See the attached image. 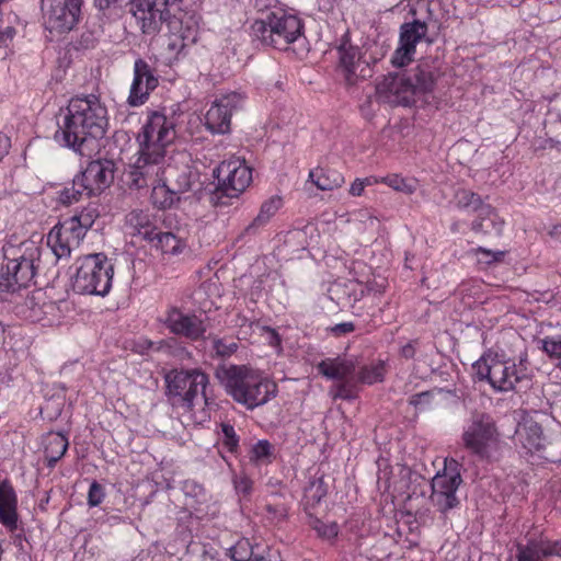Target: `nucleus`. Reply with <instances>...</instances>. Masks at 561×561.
I'll return each instance as SVG.
<instances>
[{"label":"nucleus","mask_w":561,"mask_h":561,"mask_svg":"<svg viewBox=\"0 0 561 561\" xmlns=\"http://www.w3.org/2000/svg\"><path fill=\"white\" fill-rule=\"evenodd\" d=\"M175 121L160 112L148 115L138 134V150L130 159V174L136 185H144L164 172L169 147L175 139Z\"/></svg>","instance_id":"1"},{"label":"nucleus","mask_w":561,"mask_h":561,"mask_svg":"<svg viewBox=\"0 0 561 561\" xmlns=\"http://www.w3.org/2000/svg\"><path fill=\"white\" fill-rule=\"evenodd\" d=\"M108 127L106 106L94 95L72 98L61 112L55 139L79 154L89 142L102 138Z\"/></svg>","instance_id":"2"},{"label":"nucleus","mask_w":561,"mask_h":561,"mask_svg":"<svg viewBox=\"0 0 561 561\" xmlns=\"http://www.w3.org/2000/svg\"><path fill=\"white\" fill-rule=\"evenodd\" d=\"M216 376L236 402L251 410L267 403L277 392L274 381L245 365L220 366Z\"/></svg>","instance_id":"3"},{"label":"nucleus","mask_w":561,"mask_h":561,"mask_svg":"<svg viewBox=\"0 0 561 561\" xmlns=\"http://www.w3.org/2000/svg\"><path fill=\"white\" fill-rule=\"evenodd\" d=\"M168 393L180 397L182 407L193 421L203 424L210 419L208 376L198 368L173 369L165 376Z\"/></svg>","instance_id":"4"},{"label":"nucleus","mask_w":561,"mask_h":561,"mask_svg":"<svg viewBox=\"0 0 561 561\" xmlns=\"http://www.w3.org/2000/svg\"><path fill=\"white\" fill-rule=\"evenodd\" d=\"M5 267L0 274V291L15 293L26 287L35 276V262L39 260L41 248L33 240L20 243L7 242L3 248Z\"/></svg>","instance_id":"5"},{"label":"nucleus","mask_w":561,"mask_h":561,"mask_svg":"<svg viewBox=\"0 0 561 561\" xmlns=\"http://www.w3.org/2000/svg\"><path fill=\"white\" fill-rule=\"evenodd\" d=\"M479 380H486L500 392L516 390L518 385L528 382L529 368L524 357L508 358L499 354H486L472 365Z\"/></svg>","instance_id":"6"},{"label":"nucleus","mask_w":561,"mask_h":561,"mask_svg":"<svg viewBox=\"0 0 561 561\" xmlns=\"http://www.w3.org/2000/svg\"><path fill=\"white\" fill-rule=\"evenodd\" d=\"M302 20L295 12L275 10L251 25L252 36L263 45L286 49L302 36Z\"/></svg>","instance_id":"7"},{"label":"nucleus","mask_w":561,"mask_h":561,"mask_svg":"<svg viewBox=\"0 0 561 561\" xmlns=\"http://www.w3.org/2000/svg\"><path fill=\"white\" fill-rule=\"evenodd\" d=\"M114 265L103 253L89 254L79 260L72 288L80 295L105 296L112 287Z\"/></svg>","instance_id":"8"},{"label":"nucleus","mask_w":561,"mask_h":561,"mask_svg":"<svg viewBox=\"0 0 561 561\" xmlns=\"http://www.w3.org/2000/svg\"><path fill=\"white\" fill-rule=\"evenodd\" d=\"M463 447L480 459H492L500 450L501 437L494 421L486 414H473L463 426Z\"/></svg>","instance_id":"9"},{"label":"nucleus","mask_w":561,"mask_h":561,"mask_svg":"<svg viewBox=\"0 0 561 561\" xmlns=\"http://www.w3.org/2000/svg\"><path fill=\"white\" fill-rule=\"evenodd\" d=\"M183 0H139L134 16L144 33L152 34L162 22H168L172 30L183 24Z\"/></svg>","instance_id":"10"},{"label":"nucleus","mask_w":561,"mask_h":561,"mask_svg":"<svg viewBox=\"0 0 561 561\" xmlns=\"http://www.w3.org/2000/svg\"><path fill=\"white\" fill-rule=\"evenodd\" d=\"M43 24L51 36L70 32L79 22L83 0H41Z\"/></svg>","instance_id":"11"},{"label":"nucleus","mask_w":561,"mask_h":561,"mask_svg":"<svg viewBox=\"0 0 561 561\" xmlns=\"http://www.w3.org/2000/svg\"><path fill=\"white\" fill-rule=\"evenodd\" d=\"M453 204L459 210L466 213H479L478 218H476L471 224V229L474 232H489L484 225L485 220L491 222L492 228L497 233L502 232L504 221L499 218L490 205H484L481 197L474 192L467 188L457 190L453 198Z\"/></svg>","instance_id":"12"},{"label":"nucleus","mask_w":561,"mask_h":561,"mask_svg":"<svg viewBox=\"0 0 561 561\" xmlns=\"http://www.w3.org/2000/svg\"><path fill=\"white\" fill-rule=\"evenodd\" d=\"M460 483L461 477L455 460L449 466L446 463L444 470L436 473L432 480L431 500L438 511L445 513L458 505L456 492Z\"/></svg>","instance_id":"13"},{"label":"nucleus","mask_w":561,"mask_h":561,"mask_svg":"<svg viewBox=\"0 0 561 561\" xmlns=\"http://www.w3.org/2000/svg\"><path fill=\"white\" fill-rule=\"evenodd\" d=\"M243 99V95L238 92H230L216 99L205 114V127L211 134L229 133L231 116L242 106Z\"/></svg>","instance_id":"14"},{"label":"nucleus","mask_w":561,"mask_h":561,"mask_svg":"<svg viewBox=\"0 0 561 561\" xmlns=\"http://www.w3.org/2000/svg\"><path fill=\"white\" fill-rule=\"evenodd\" d=\"M216 176L222 192L236 197L250 185L252 171L244 161L234 158L221 162L216 169Z\"/></svg>","instance_id":"15"},{"label":"nucleus","mask_w":561,"mask_h":561,"mask_svg":"<svg viewBox=\"0 0 561 561\" xmlns=\"http://www.w3.org/2000/svg\"><path fill=\"white\" fill-rule=\"evenodd\" d=\"M84 237L73 221L66 219L49 231L47 244L58 260L68 259L71 252L80 247Z\"/></svg>","instance_id":"16"},{"label":"nucleus","mask_w":561,"mask_h":561,"mask_svg":"<svg viewBox=\"0 0 561 561\" xmlns=\"http://www.w3.org/2000/svg\"><path fill=\"white\" fill-rule=\"evenodd\" d=\"M427 26L424 22L413 21L404 23L400 30L399 46L394 50L391 62L403 67L413 60L416 44L426 35Z\"/></svg>","instance_id":"17"},{"label":"nucleus","mask_w":561,"mask_h":561,"mask_svg":"<svg viewBox=\"0 0 561 561\" xmlns=\"http://www.w3.org/2000/svg\"><path fill=\"white\" fill-rule=\"evenodd\" d=\"M174 171L171 168V164L165 163V169L162 174H160L157 179L147 182L144 185H136L133 182V176L130 174V165H128V171L126 173L127 183L130 187L142 188L146 186H152L151 192V202L152 204L160 209H168L175 206L176 203L181 201V195L173 188V186L167 181V173Z\"/></svg>","instance_id":"18"},{"label":"nucleus","mask_w":561,"mask_h":561,"mask_svg":"<svg viewBox=\"0 0 561 561\" xmlns=\"http://www.w3.org/2000/svg\"><path fill=\"white\" fill-rule=\"evenodd\" d=\"M339 71L350 85L370 76L368 64L363 60L359 49L343 43L339 49Z\"/></svg>","instance_id":"19"},{"label":"nucleus","mask_w":561,"mask_h":561,"mask_svg":"<svg viewBox=\"0 0 561 561\" xmlns=\"http://www.w3.org/2000/svg\"><path fill=\"white\" fill-rule=\"evenodd\" d=\"M163 322L172 333L191 341L202 339L206 332V325L199 317L183 313L176 308L168 310Z\"/></svg>","instance_id":"20"},{"label":"nucleus","mask_w":561,"mask_h":561,"mask_svg":"<svg viewBox=\"0 0 561 561\" xmlns=\"http://www.w3.org/2000/svg\"><path fill=\"white\" fill-rule=\"evenodd\" d=\"M158 85V79L153 76L150 66L142 59H137L134 65V79L127 102L131 106L142 105L151 91Z\"/></svg>","instance_id":"21"},{"label":"nucleus","mask_w":561,"mask_h":561,"mask_svg":"<svg viewBox=\"0 0 561 561\" xmlns=\"http://www.w3.org/2000/svg\"><path fill=\"white\" fill-rule=\"evenodd\" d=\"M77 175L87 190V196L101 194L110 186L114 178L111 162L100 160L91 161Z\"/></svg>","instance_id":"22"},{"label":"nucleus","mask_w":561,"mask_h":561,"mask_svg":"<svg viewBox=\"0 0 561 561\" xmlns=\"http://www.w3.org/2000/svg\"><path fill=\"white\" fill-rule=\"evenodd\" d=\"M357 362L353 356L339 355L327 357L317 364L318 373L329 380L352 379L356 370Z\"/></svg>","instance_id":"23"},{"label":"nucleus","mask_w":561,"mask_h":561,"mask_svg":"<svg viewBox=\"0 0 561 561\" xmlns=\"http://www.w3.org/2000/svg\"><path fill=\"white\" fill-rule=\"evenodd\" d=\"M380 93H387V98L394 103L409 105L414 102L412 80L409 77L396 75L386 77L377 87Z\"/></svg>","instance_id":"24"},{"label":"nucleus","mask_w":561,"mask_h":561,"mask_svg":"<svg viewBox=\"0 0 561 561\" xmlns=\"http://www.w3.org/2000/svg\"><path fill=\"white\" fill-rule=\"evenodd\" d=\"M517 561H542L543 557H561L560 541H530L526 546L519 545Z\"/></svg>","instance_id":"25"},{"label":"nucleus","mask_w":561,"mask_h":561,"mask_svg":"<svg viewBox=\"0 0 561 561\" xmlns=\"http://www.w3.org/2000/svg\"><path fill=\"white\" fill-rule=\"evenodd\" d=\"M18 500L12 485L4 481L0 483V523L10 531L18 528Z\"/></svg>","instance_id":"26"},{"label":"nucleus","mask_w":561,"mask_h":561,"mask_svg":"<svg viewBox=\"0 0 561 561\" xmlns=\"http://www.w3.org/2000/svg\"><path fill=\"white\" fill-rule=\"evenodd\" d=\"M174 170L167 173V181L173 186V188L183 195L187 192L195 191L199 187V174L188 165H184L182 169H176L171 165Z\"/></svg>","instance_id":"27"},{"label":"nucleus","mask_w":561,"mask_h":561,"mask_svg":"<svg viewBox=\"0 0 561 561\" xmlns=\"http://www.w3.org/2000/svg\"><path fill=\"white\" fill-rule=\"evenodd\" d=\"M517 440L528 451L539 450L542 447V430L531 419H525L516 428Z\"/></svg>","instance_id":"28"},{"label":"nucleus","mask_w":561,"mask_h":561,"mask_svg":"<svg viewBox=\"0 0 561 561\" xmlns=\"http://www.w3.org/2000/svg\"><path fill=\"white\" fill-rule=\"evenodd\" d=\"M44 293L37 290L25 300V317L32 322H39L47 319V314L55 310V304L45 301Z\"/></svg>","instance_id":"29"},{"label":"nucleus","mask_w":561,"mask_h":561,"mask_svg":"<svg viewBox=\"0 0 561 561\" xmlns=\"http://www.w3.org/2000/svg\"><path fill=\"white\" fill-rule=\"evenodd\" d=\"M149 243L160 250L163 254L180 255L186 248V241L179 238L172 232L158 231L153 234V238L149 240Z\"/></svg>","instance_id":"30"},{"label":"nucleus","mask_w":561,"mask_h":561,"mask_svg":"<svg viewBox=\"0 0 561 561\" xmlns=\"http://www.w3.org/2000/svg\"><path fill=\"white\" fill-rule=\"evenodd\" d=\"M308 178L321 191H333L341 187L345 182L342 173L324 168L311 170Z\"/></svg>","instance_id":"31"},{"label":"nucleus","mask_w":561,"mask_h":561,"mask_svg":"<svg viewBox=\"0 0 561 561\" xmlns=\"http://www.w3.org/2000/svg\"><path fill=\"white\" fill-rule=\"evenodd\" d=\"M127 224L148 242L157 232L153 216L147 210H133L127 216Z\"/></svg>","instance_id":"32"},{"label":"nucleus","mask_w":561,"mask_h":561,"mask_svg":"<svg viewBox=\"0 0 561 561\" xmlns=\"http://www.w3.org/2000/svg\"><path fill=\"white\" fill-rule=\"evenodd\" d=\"M83 196H87V190L76 175L70 185L57 192V202L64 206H69L78 203Z\"/></svg>","instance_id":"33"},{"label":"nucleus","mask_w":561,"mask_h":561,"mask_svg":"<svg viewBox=\"0 0 561 561\" xmlns=\"http://www.w3.org/2000/svg\"><path fill=\"white\" fill-rule=\"evenodd\" d=\"M99 216V207L95 204L90 203L85 207L77 211L73 216L68 218V220L73 221V225L78 229H81L82 233L85 236L89 229L94 225Z\"/></svg>","instance_id":"34"},{"label":"nucleus","mask_w":561,"mask_h":561,"mask_svg":"<svg viewBox=\"0 0 561 561\" xmlns=\"http://www.w3.org/2000/svg\"><path fill=\"white\" fill-rule=\"evenodd\" d=\"M68 439L66 436L59 433L50 434L47 437V444L45 447V455L48 459V463L51 466L56 463L67 451Z\"/></svg>","instance_id":"35"},{"label":"nucleus","mask_w":561,"mask_h":561,"mask_svg":"<svg viewBox=\"0 0 561 561\" xmlns=\"http://www.w3.org/2000/svg\"><path fill=\"white\" fill-rule=\"evenodd\" d=\"M409 78L412 80L415 95L431 92L436 82L435 75L430 69L423 67H417Z\"/></svg>","instance_id":"36"},{"label":"nucleus","mask_w":561,"mask_h":561,"mask_svg":"<svg viewBox=\"0 0 561 561\" xmlns=\"http://www.w3.org/2000/svg\"><path fill=\"white\" fill-rule=\"evenodd\" d=\"M387 373L386 362L378 359L360 368L358 381L373 385L383 380Z\"/></svg>","instance_id":"37"},{"label":"nucleus","mask_w":561,"mask_h":561,"mask_svg":"<svg viewBox=\"0 0 561 561\" xmlns=\"http://www.w3.org/2000/svg\"><path fill=\"white\" fill-rule=\"evenodd\" d=\"M379 183H383L397 192L407 195H412L419 187V182L415 179L403 178L399 174H389L383 178H378Z\"/></svg>","instance_id":"38"},{"label":"nucleus","mask_w":561,"mask_h":561,"mask_svg":"<svg viewBox=\"0 0 561 561\" xmlns=\"http://www.w3.org/2000/svg\"><path fill=\"white\" fill-rule=\"evenodd\" d=\"M249 459L254 465L271 463L274 459L273 445L266 439L256 442L250 449Z\"/></svg>","instance_id":"39"},{"label":"nucleus","mask_w":561,"mask_h":561,"mask_svg":"<svg viewBox=\"0 0 561 561\" xmlns=\"http://www.w3.org/2000/svg\"><path fill=\"white\" fill-rule=\"evenodd\" d=\"M542 351L552 359L558 360L561 368V335L546 336L540 340Z\"/></svg>","instance_id":"40"},{"label":"nucleus","mask_w":561,"mask_h":561,"mask_svg":"<svg viewBox=\"0 0 561 561\" xmlns=\"http://www.w3.org/2000/svg\"><path fill=\"white\" fill-rule=\"evenodd\" d=\"M473 252L478 264L482 266L502 262L505 255L504 251H493L482 247L474 249Z\"/></svg>","instance_id":"41"},{"label":"nucleus","mask_w":561,"mask_h":561,"mask_svg":"<svg viewBox=\"0 0 561 561\" xmlns=\"http://www.w3.org/2000/svg\"><path fill=\"white\" fill-rule=\"evenodd\" d=\"M282 206V198L278 196H273L270 199H267L263 205L261 206V210L256 217V221L260 224L266 222L272 216L276 214V211Z\"/></svg>","instance_id":"42"},{"label":"nucleus","mask_w":561,"mask_h":561,"mask_svg":"<svg viewBox=\"0 0 561 561\" xmlns=\"http://www.w3.org/2000/svg\"><path fill=\"white\" fill-rule=\"evenodd\" d=\"M330 392H331L333 399L351 400V399H354L356 396L355 389L351 382V379L340 381V383H337L331 388Z\"/></svg>","instance_id":"43"},{"label":"nucleus","mask_w":561,"mask_h":561,"mask_svg":"<svg viewBox=\"0 0 561 561\" xmlns=\"http://www.w3.org/2000/svg\"><path fill=\"white\" fill-rule=\"evenodd\" d=\"M183 490L187 496L196 499V503L199 505L207 502L209 497L205 489L195 481H186L183 485Z\"/></svg>","instance_id":"44"},{"label":"nucleus","mask_w":561,"mask_h":561,"mask_svg":"<svg viewBox=\"0 0 561 561\" xmlns=\"http://www.w3.org/2000/svg\"><path fill=\"white\" fill-rule=\"evenodd\" d=\"M229 556L232 561H253L251 558L250 545L248 541H238L229 549Z\"/></svg>","instance_id":"45"},{"label":"nucleus","mask_w":561,"mask_h":561,"mask_svg":"<svg viewBox=\"0 0 561 561\" xmlns=\"http://www.w3.org/2000/svg\"><path fill=\"white\" fill-rule=\"evenodd\" d=\"M105 497L104 488L96 481L90 484L88 492V504L91 507L99 506Z\"/></svg>","instance_id":"46"},{"label":"nucleus","mask_w":561,"mask_h":561,"mask_svg":"<svg viewBox=\"0 0 561 561\" xmlns=\"http://www.w3.org/2000/svg\"><path fill=\"white\" fill-rule=\"evenodd\" d=\"M313 529L318 535L325 539L335 537L339 533L337 525L335 523H323L322 520L316 519L312 525Z\"/></svg>","instance_id":"47"},{"label":"nucleus","mask_w":561,"mask_h":561,"mask_svg":"<svg viewBox=\"0 0 561 561\" xmlns=\"http://www.w3.org/2000/svg\"><path fill=\"white\" fill-rule=\"evenodd\" d=\"M237 347L238 345L234 342H227L222 339L217 337L213 340V348L215 353L221 357L230 356L232 353L237 351Z\"/></svg>","instance_id":"48"},{"label":"nucleus","mask_w":561,"mask_h":561,"mask_svg":"<svg viewBox=\"0 0 561 561\" xmlns=\"http://www.w3.org/2000/svg\"><path fill=\"white\" fill-rule=\"evenodd\" d=\"M379 183L378 178L369 176L365 179H356L348 190L350 195L360 196L364 193L365 187Z\"/></svg>","instance_id":"49"},{"label":"nucleus","mask_w":561,"mask_h":561,"mask_svg":"<svg viewBox=\"0 0 561 561\" xmlns=\"http://www.w3.org/2000/svg\"><path fill=\"white\" fill-rule=\"evenodd\" d=\"M224 444L229 451H234L239 444V438L234 432L233 426L224 424L222 427Z\"/></svg>","instance_id":"50"},{"label":"nucleus","mask_w":561,"mask_h":561,"mask_svg":"<svg viewBox=\"0 0 561 561\" xmlns=\"http://www.w3.org/2000/svg\"><path fill=\"white\" fill-rule=\"evenodd\" d=\"M234 488L237 492L248 494L252 488V482L248 477L240 476L234 479Z\"/></svg>","instance_id":"51"},{"label":"nucleus","mask_w":561,"mask_h":561,"mask_svg":"<svg viewBox=\"0 0 561 561\" xmlns=\"http://www.w3.org/2000/svg\"><path fill=\"white\" fill-rule=\"evenodd\" d=\"M354 330L355 325L353 322H342L331 328V332L336 336L345 335L347 333L353 332Z\"/></svg>","instance_id":"52"},{"label":"nucleus","mask_w":561,"mask_h":561,"mask_svg":"<svg viewBox=\"0 0 561 561\" xmlns=\"http://www.w3.org/2000/svg\"><path fill=\"white\" fill-rule=\"evenodd\" d=\"M430 398L431 394L428 392H421L412 396L410 399V403L416 408H422L423 405L430 403Z\"/></svg>","instance_id":"53"},{"label":"nucleus","mask_w":561,"mask_h":561,"mask_svg":"<svg viewBox=\"0 0 561 561\" xmlns=\"http://www.w3.org/2000/svg\"><path fill=\"white\" fill-rule=\"evenodd\" d=\"M15 31L12 27H7L5 30L0 32V48L8 46V44L12 41Z\"/></svg>","instance_id":"54"},{"label":"nucleus","mask_w":561,"mask_h":561,"mask_svg":"<svg viewBox=\"0 0 561 561\" xmlns=\"http://www.w3.org/2000/svg\"><path fill=\"white\" fill-rule=\"evenodd\" d=\"M313 490H314V493H313L312 497L317 502H319L325 495V491L323 490L321 482H312L307 492L308 493L313 492Z\"/></svg>","instance_id":"55"},{"label":"nucleus","mask_w":561,"mask_h":561,"mask_svg":"<svg viewBox=\"0 0 561 561\" xmlns=\"http://www.w3.org/2000/svg\"><path fill=\"white\" fill-rule=\"evenodd\" d=\"M10 146V139L0 133V161L9 152Z\"/></svg>","instance_id":"56"},{"label":"nucleus","mask_w":561,"mask_h":561,"mask_svg":"<svg viewBox=\"0 0 561 561\" xmlns=\"http://www.w3.org/2000/svg\"><path fill=\"white\" fill-rule=\"evenodd\" d=\"M179 36H180L183 41H192V42H194V41H195V33H194V30H193L190 25H187L185 30L180 31Z\"/></svg>","instance_id":"57"},{"label":"nucleus","mask_w":561,"mask_h":561,"mask_svg":"<svg viewBox=\"0 0 561 561\" xmlns=\"http://www.w3.org/2000/svg\"><path fill=\"white\" fill-rule=\"evenodd\" d=\"M548 234L556 241L561 242V225H554L548 230Z\"/></svg>","instance_id":"58"},{"label":"nucleus","mask_w":561,"mask_h":561,"mask_svg":"<svg viewBox=\"0 0 561 561\" xmlns=\"http://www.w3.org/2000/svg\"><path fill=\"white\" fill-rule=\"evenodd\" d=\"M401 354L402 356L407 357V358H411L414 356L415 354V350H414V346L412 344H407L404 345L402 348H401Z\"/></svg>","instance_id":"59"},{"label":"nucleus","mask_w":561,"mask_h":561,"mask_svg":"<svg viewBox=\"0 0 561 561\" xmlns=\"http://www.w3.org/2000/svg\"><path fill=\"white\" fill-rule=\"evenodd\" d=\"M268 335H270V343L272 345H278L279 344V337H278V334L272 330V329H267L266 330Z\"/></svg>","instance_id":"60"},{"label":"nucleus","mask_w":561,"mask_h":561,"mask_svg":"<svg viewBox=\"0 0 561 561\" xmlns=\"http://www.w3.org/2000/svg\"><path fill=\"white\" fill-rule=\"evenodd\" d=\"M116 0H94L95 2V5L100 9V10H104L106 8H108L113 2H115Z\"/></svg>","instance_id":"61"},{"label":"nucleus","mask_w":561,"mask_h":561,"mask_svg":"<svg viewBox=\"0 0 561 561\" xmlns=\"http://www.w3.org/2000/svg\"><path fill=\"white\" fill-rule=\"evenodd\" d=\"M3 0H0V3L2 2Z\"/></svg>","instance_id":"62"}]
</instances>
